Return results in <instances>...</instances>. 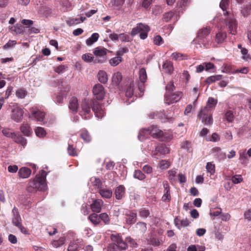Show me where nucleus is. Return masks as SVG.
<instances>
[{"label":"nucleus","mask_w":251,"mask_h":251,"mask_svg":"<svg viewBox=\"0 0 251 251\" xmlns=\"http://www.w3.org/2000/svg\"><path fill=\"white\" fill-rule=\"evenodd\" d=\"M139 79L140 82L133 81L129 84L126 91V96L127 97L130 98L133 95L136 97H140L143 95L145 83L147 79L146 71L144 68H141L139 71Z\"/></svg>","instance_id":"nucleus-1"},{"label":"nucleus","mask_w":251,"mask_h":251,"mask_svg":"<svg viewBox=\"0 0 251 251\" xmlns=\"http://www.w3.org/2000/svg\"><path fill=\"white\" fill-rule=\"evenodd\" d=\"M91 108L94 112L96 117L101 119L105 115L102 106L96 100H84L81 104V110L80 114L82 118L87 119L91 117Z\"/></svg>","instance_id":"nucleus-2"},{"label":"nucleus","mask_w":251,"mask_h":251,"mask_svg":"<svg viewBox=\"0 0 251 251\" xmlns=\"http://www.w3.org/2000/svg\"><path fill=\"white\" fill-rule=\"evenodd\" d=\"M111 240L112 243L107 248V251H122L126 250L128 246L132 248L137 247V244L130 237H126L124 241L118 234L114 233L111 234Z\"/></svg>","instance_id":"nucleus-3"},{"label":"nucleus","mask_w":251,"mask_h":251,"mask_svg":"<svg viewBox=\"0 0 251 251\" xmlns=\"http://www.w3.org/2000/svg\"><path fill=\"white\" fill-rule=\"evenodd\" d=\"M229 0H222L220 7L224 11V15L226 17L224 22L229 29L230 34L235 35L237 33V23L232 14L229 13L226 10L228 5Z\"/></svg>","instance_id":"nucleus-4"},{"label":"nucleus","mask_w":251,"mask_h":251,"mask_svg":"<svg viewBox=\"0 0 251 251\" xmlns=\"http://www.w3.org/2000/svg\"><path fill=\"white\" fill-rule=\"evenodd\" d=\"M175 89L174 82H170L166 86V93L164 97V102L169 105L179 100L182 96L180 92L173 93Z\"/></svg>","instance_id":"nucleus-5"},{"label":"nucleus","mask_w":251,"mask_h":251,"mask_svg":"<svg viewBox=\"0 0 251 251\" xmlns=\"http://www.w3.org/2000/svg\"><path fill=\"white\" fill-rule=\"evenodd\" d=\"M46 176V172L42 170L41 174L37 175L33 181L29 184V186L39 191H45L47 188Z\"/></svg>","instance_id":"nucleus-6"},{"label":"nucleus","mask_w":251,"mask_h":251,"mask_svg":"<svg viewBox=\"0 0 251 251\" xmlns=\"http://www.w3.org/2000/svg\"><path fill=\"white\" fill-rule=\"evenodd\" d=\"M142 133H150V134L153 138L160 137L163 134V131L158 128L157 126H152L148 128H144L140 130L138 138L141 141L145 140V138L142 137Z\"/></svg>","instance_id":"nucleus-7"},{"label":"nucleus","mask_w":251,"mask_h":251,"mask_svg":"<svg viewBox=\"0 0 251 251\" xmlns=\"http://www.w3.org/2000/svg\"><path fill=\"white\" fill-rule=\"evenodd\" d=\"M199 117L201 119L202 123L207 126H211L213 123L211 109L208 106H204L200 110Z\"/></svg>","instance_id":"nucleus-8"},{"label":"nucleus","mask_w":251,"mask_h":251,"mask_svg":"<svg viewBox=\"0 0 251 251\" xmlns=\"http://www.w3.org/2000/svg\"><path fill=\"white\" fill-rule=\"evenodd\" d=\"M30 113H29V118L35 121L39 122H44L45 117V113L36 107H32L29 109Z\"/></svg>","instance_id":"nucleus-9"},{"label":"nucleus","mask_w":251,"mask_h":251,"mask_svg":"<svg viewBox=\"0 0 251 251\" xmlns=\"http://www.w3.org/2000/svg\"><path fill=\"white\" fill-rule=\"evenodd\" d=\"M93 93L98 100H102L105 95L104 87L100 84L95 85L93 88Z\"/></svg>","instance_id":"nucleus-10"},{"label":"nucleus","mask_w":251,"mask_h":251,"mask_svg":"<svg viewBox=\"0 0 251 251\" xmlns=\"http://www.w3.org/2000/svg\"><path fill=\"white\" fill-rule=\"evenodd\" d=\"M109 50L102 47H98L95 48L93 50L94 54L96 56L102 57V60H98V62L102 63L106 58V55Z\"/></svg>","instance_id":"nucleus-11"},{"label":"nucleus","mask_w":251,"mask_h":251,"mask_svg":"<svg viewBox=\"0 0 251 251\" xmlns=\"http://www.w3.org/2000/svg\"><path fill=\"white\" fill-rule=\"evenodd\" d=\"M24 111L19 107L14 108L11 114V119L14 121L19 123L22 120Z\"/></svg>","instance_id":"nucleus-12"},{"label":"nucleus","mask_w":251,"mask_h":251,"mask_svg":"<svg viewBox=\"0 0 251 251\" xmlns=\"http://www.w3.org/2000/svg\"><path fill=\"white\" fill-rule=\"evenodd\" d=\"M209 40L207 38H203L201 34H198L197 37L194 40L193 42L196 47H206L209 44Z\"/></svg>","instance_id":"nucleus-13"},{"label":"nucleus","mask_w":251,"mask_h":251,"mask_svg":"<svg viewBox=\"0 0 251 251\" xmlns=\"http://www.w3.org/2000/svg\"><path fill=\"white\" fill-rule=\"evenodd\" d=\"M103 204V201L100 199H96L91 204V208L93 212L100 213Z\"/></svg>","instance_id":"nucleus-14"},{"label":"nucleus","mask_w":251,"mask_h":251,"mask_svg":"<svg viewBox=\"0 0 251 251\" xmlns=\"http://www.w3.org/2000/svg\"><path fill=\"white\" fill-rule=\"evenodd\" d=\"M212 153L213 154L214 156L219 161L223 160L226 157V153L223 152L221 149L218 147L212 149Z\"/></svg>","instance_id":"nucleus-15"},{"label":"nucleus","mask_w":251,"mask_h":251,"mask_svg":"<svg viewBox=\"0 0 251 251\" xmlns=\"http://www.w3.org/2000/svg\"><path fill=\"white\" fill-rule=\"evenodd\" d=\"M126 223L128 225L133 224L136 220V213L133 211H126L125 213Z\"/></svg>","instance_id":"nucleus-16"},{"label":"nucleus","mask_w":251,"mask_h":251,"mask_svg":"<svg viewBox=\"0 0 251 251\" xmlns=\"http://www.w3.org/2000/svg\"><path fill=\"white\" fill-rule=\"evenodd\" d=\"M174 223L176 226L180 229L182 227H185L189 226L190 222L187 219H180L177 217L174 219Z\"/></svg>","instance_id":"nucleus-17"},{"label":"nucleus","mask_w":251,"mask_h":251,"mask_svg":"<svg viewBox=\"0 0 251 251\" xmlns=\"http://www.w3.org/2000/svg\"><path fill=\"white\" fill-rule=\"evenodd\" d=\"M178 19L176 13H174L172 11H168L165 13L163 15L162 20L164 22H169L171 20H174L175 21H177Z\"/></svg>","instance_id":"nucleus-18"},{"label":"nucleus","mask_w":251,"mask_h":251,"mask_svg":"<svg viewBox=\"0 0 251 251\" xmlns=\"http://www.w3.org/2000/svg\"><path fill=\"white\" fill-rule=\"evenodd\" d=\"M86 19L85 17H81L79 18H69L66 20V24L69 26H75L83 22Z\"/></svg>","instance_id":"nucleus-19"},{"label":"nucleus","mask_w":251,"mask_h":251,"mask_svg":"<svg viewBox=\"0 0 251 251\" xmlns=\"http://www.w3.org/2000/svg\"><path fill=\"white\" fill-rule=\"evenodd\" d=\"M99 193L104 198L109 199L112 195L111 189L107 187H101L100 189Z\"/></svg>","instance_id":"nucleus-20"},{"label":"nucleus","mask_w":251,"mask_h":251,"mask_svg":"<svg viewBox=\"0 0 251 251\" xmlns=\"http://www.w3.org/2000/svg\"><path fill=\"white\" fill-rule=\"evenodd\" d=\"M13 214V218L12 219V223L15 226H17L21 224V218L18 212V209L14 207L12 210Z\"/></svg>","instance_id":"nucleus-21"},{"label":"nucleus","mask_w":251,"mask_h":251,"mask_svg":"<svg viewBox=\"0 0 251 251\" xmlns=\"http://www.w3.org/2000/svg\"><path fill=\"white\" fill-rule=\"evenodd\" d=\"M21 131L27 136H30L32 133V130L28 124L24 123L20 127Z\"/></svg>","instance_id":"nucleus-22"},{"label":"nucleus","mask_w":251,"mask_h":251,"mask_svg":"<svg viewBox=\"0 0 251 251\" xmlns=\"http://www.w3.org/2000/svg\"><path fill=\"white\" fill-rule=\"evenodd\" d=\"M31 173V170L27 167H22L20 169L18 172L19 177L22 178H26L29 177Z\"/></svg>","instance_id":"nucleus-23"},{"label":"nucleus","mask_w":251,"mask_h":251,"mask_svg":"<svg viewBox=\"0 0 251 251\" xmlns=\"http://www.w3.org/2000/svg\"><path fill=\"white\" fill-rule=\"evenodd\" d=\"M12 139L15 142L21 144L24 147L27 144L26 140L20 134L15 133V136L13 137Z\"/></svg>","instance_id":"nucleus-24"},{"label":"nucleus","mask_w":251,"mask_h":251,"mask_svg":"<svg viewBox=\"0 0 251 251\" xmlns=\"http://www.w3.org/2000/svg\"><path fill=\"white\" fill-rule=\"evenodd\" d=\"M125 188L122 185L116 188L115 191L116 198L118 200L122 199L125 195Z\"/></svg>","instance_id":"nucleus-25"},{"label":"nucleus","mask_w":251,"mask_h":251,"mask_svg":"<svg viewBox=\"0 0 251 251\" xmlns=\"http://www.w3.org/2000/svg\"><path fill=\"white\" fill-rule=\"evenodd\" d=\"M99 81L103 84H105L107 82L108 76L106 73L102 70H100L97 75Z\"/></svg>","instance_id":"nucleus-26"},{"label":"nucleus","mask_w":251,"mask_h":251,"mask_svg":"<svg viewBox=\"0 0 251 251\" xmlns=\"http://www.w3.org/2000/svg\"><path fill=\"white\" fill-rule=\"evenodd\" d=\"M69 107L73 112H76L78 108V100L75 97H72L69 104Z\"/></svg>","instance_id":"nucleus-27"},{"label":"nucleus","mask_w":251,"mask_h":251,"mask_svg":"<svg viewBox=\"0 0 251 251\" xmlns=\"http://www.w3.org/2000/svg\"><path fill=\"white\" fill-rule=\"evenodd\" d=\"M239 160L241 161V163L243 164H247L248 162V158L247 157V154L246 152V150H240L239 151Z\"/></svg>","instance_id":"nucleus-28"},{"label":"nucleus","mask_w":251,"mask_h":251,"mask_svg":"<svg viewBox=\"0 0 251 251\" xmlns=\"http://www.w3.org/2000/svg\"><path fill=\"white\" fill-rule=\"evenodd\" d=\"M240 11L244 17L248 16L251 12V5L250 3L244 4Z\"/></svg>","instance_id":"nucleus-29"},{"label":"nucleus","mask_w":251,"mask_h":251,"mask_svg":"<svg viewBox=\"0 0 251 251\" xmlns=\"http://www.w3.org/2000/svg\"><path fill=\"white\" fill-rule=\"evenodd\" d=\"M99 35L98 33H94L92 34L90 37L86 41V44L87 46H91L95 43L99 39Z\"/></svg>","instance_id":"nucleus-30"},{"label":"nucleus","mask_w":251,"mask_h":251,"mask_svg":"<svg viewBox=\"0 0 251 251\" xmlns=\"http://www.w3.org/2000/svg\"><path fill=\"white\" fill-rule=\"evenodd\" d=\"M88 219L95 225H98L100 222V215L96 213L91 214L89 216Z\"/></svg>","instance_id":"nucleus-31"},{"label":"nucleus","mask_w":251,"mask_h":251,"mask_svg":"<svg viewBox=\"0 0 251 251\" xmlns=\"http://www.w3.org/2000/svg\"><path fill=\"white\" fill-rule=\"evenodd\" d=\"M157 151H159L163 156L169 152V149L165 145L160 144L157 146Z\"/></svg>","instance_id":"nucleus-32"},{"label":"nucleus","mask_w":251,"mask_h":251,"mask_svg":"<svg viewBox=\"0 0 251 251\" xmlns=\"http://www.w3.org/2000/svg\"><path fill=\"white\" fill-rule=\"evenodd\" d=\"M122 79V74L119 72H117L114 74L112 81L113 84L116 85H118L121 81Z\"/></svg>","instance_id":"nucleus-33"},{"label":"nucleus","mask_w":251,"mask_h":251,"mask_svg":"<svg viewBox=\"0 0 251 251\" xmlns=\"http://www.w3.org/2000/svg\"><path fill=\"white\" fill-rule=\"evenodd\" d=\"M163 68L165 71L169 74H171L174 71V67L171 62H166L163 65Z\"/></svg>","instance_id":"nucleus-34"},{"label":"nucleus","mask_w":251,"mask_h":251,"mask_svg":"<svg viewBox=\"0 0 251 251\" xmlns=\"http://www.w3.org/2000/svg\"><path fill=\"white\" fill-rule=\"evenodd\" d=\"M145 28V25L139 23L137 25V26L135 27L132 28L131 31V34L132 36H134L136 35L137 33H139L142 31V30Z\"/></svg>","instance_id":"nucleus-35"},{"label":"nucleus","mask_w":251,"mask_h":251,"mask_svg":"<svg viewBox=\"0 0 251 251\" xmlns=\"http://www.w3.org/2000/svg\"><path fill=\"white\" fill-rule=\"evenodd\" d=\"M66 97L65 92H59L54 98V100L56 103L61 104L63 103V99Z\"/></svg>","instance_id":"nucleus-36"},{"label":"nucleus","mask_w":251,"mask_h":251,"mask_svg":"<svg viewBox=\"0 0 251 251\" xmlns=\"http://www.w3.org/2000/svg\"><path fill=\"white\" fill-rule=\"evenodd\" d=\"M226 37V33L220 32L216 34L215 40L217 43H221L224 42Z\"/></svg>","instance_id":"nucleus-37"},{"label":"nucleus","mask_w":251,"mask_h":251,"mask_svg":"<svg viewBox=\"0 0 251 251\" xmlns=\"http://www.w3.org/2000/svg\"><path fill=\"white\" fill-rule=\"evenodd\" d=\"M125 2V0H111L109 5L115 8H119L121 7Z\"/></svg>","instance_id":"nucleus-38"},{"label":"nucleus","mask_w":251,"mask_h":251,"mask_svg":"<svg viewBox=\"0 0 251 251\" xmlns=\"http://www.w3.org/2000/svg\"><path fill=\"white\" fill-rule=\"evenodd\" d=\"M122 56L117 55L109 60V63L112 66H116L122 61Z\"/></svg>","instance_id":"nucleus-39"},{"label":"nucleus","mask_w":251,"mask_h":251,"mask_svg":"<svg viewBox=\"0 0 251 251\" xmlns=\"http://www.w3.org/2000/svg\"><path fill=\"white\" fill-rule=\"evenodd\" d=\"M10 29L12 32L16 34H20L23 32V26L21 24H17L15 26H12Z\"/></svg>","instance_id":"nucleus-40"},{"label":"nucleus","mask_w":251,"mask_h":251,"mask_svg":"<svg viewBox=\"0 0 251 251\" xmlns=\"http://www.w3.org/2000/svg\"><path fill=\"white\" fill-rule=\"evenodd\" d=\"M80 244L77 241L71 242L69 244L68 251H77V249L80 248Z\"/></svg>","instance_id":"nucleus-41"},{"label":"nucleus","mask_w":251,"mask_h":251,"mask_svg":"<svg viewBox=\"0 0 251 251\" xmlns=\"http://www.w3.org/2000/svg\"><path fill=\"white\" fill-rule=\"evenodd\" d=\"M2 134L8 138L12 139L13 137L15 136V133L11 129L7 128H3L2 129Z\"/></svg>","instance_id":"nucleus-42"},{"label":"nucleus","mask_w":251,"mask_h":251,"mask_svg":"<svg viewBox=\"0 0 251 251\" xmlns=\"http://www.w3.org/2000/svg\"><path fill=\"white\" fill-rule=\"evenodd\" d=\"M222 77V75H220L210 76L206 78L205 82L206 83L210 84L215 81L220 80Z\"/></svg>","instance_id":"nucleus-43"},{"label":"nucleus","mask_w":251,"mask_h":251,"mask_svg":"<svg viewBox=\"0 0 251 251\" xmlns=\"http://www.w3.org/2000/svg\"><path fill=\"white\" fill-rule=\"evenodd\" d=\"M91 181L94 186L97 188H101L102 182L100 178L93 177L91 178Z\"/></svg>","instance_id":"nucleus-44"},{"label":"nucleus","mask_w":251,"mask_h":251,"mask_svg":"<svg viewBox=\"0 0 251 251\" xmlns=\"http://www.w3.org/2000/svg\"><path fill=\"white\" fill-rule=\"evenodd\" d=\"M217 102L218 101L217 100L212 97H210L208 99L207 104L205 106H208L209 109H210L211 108H213L216 106Z\"/></svg>","instance_id":"nucleus-45"},{"label":"nucleus","mask_w":251,"mask_h":251,"mask_svg":"<svg viewBox=\"0 0 251 251\" xmlns=\"http://www.w3.org/2000/svg\"><path fill=\"white\" fill-rule=\"evenodd\" d=\"M221 71L224 73L234 74V70L227 64H224L221 68Z\"/></svg>","instance_id":"nucleus-46"},{"label":"nucleus","mask_w":251,"mask_h":251,"mask_svg":"<svg viewBox=\"0 0 251 251\" xmlns=\"http://www.w3.org/2000/svg\"><path fill=\"white\" fill-rule=\"evenodd\" d=\"M35 132L37 136L42 138L45 136L46 132L44 128L38 127L35 130Z\"/></svg>","instance_id":"nucleus-47"},{"label":"nucleus","mask_w":251,"mask_h":251,"mask_svg":"<svg viewBox=\"0 0 251 251\" xmlns=\"http://www.w3.org/2000/svg\"><path fill=\"white\" fill-rule=\"evenodd\" d=\"M134 177L140 180H144L146 178V176L141 171L137 170L134 173Z\"/></svg>","instance_id":"nucleus-48"},{"label":"nucleus","mask_w":251,"mask_h":251,"mask_svg":"<svg viewBox=\"0 0 251 251\" xmlns=\"http://www.w3.org/2000/svg\"><path fill=\"white\" fill-rule=\"evenodd\" d=\"M150 30L149 26L145 25V28H144L142 31L140 32L139 36L142 39H145L148 36V32Z\"/></svg>","instance_id":"nucleus-49"},{"label":"nucleus","mask_w":251,"mask_h":251,"mask_svg":"<svg viewBox=\"0 0 251 251\" xmlns=\"http://www.w3.org/2000/svg\"><path fill=\"white\" fill-rule=\"evenodd\" d=\"M81 137L83 140L87 143L89 142L91 140L90 134L88 131L85 130H83L81 131Z\"/></svg>","instance_id":"nucleus-50"},{"label":"nucleus","mask_w":251,"mask_h":251,"mask_svg":"<svg viewBox=\"0 0 251 251\" xmlns=\"http://www.w3.org/2000/svg\"><path fill=\"white\" fill-rule=\"evenodd\" d=\"M136 228L141 233H145L147 230L146 224L143 222H139L136 225Z\"/></svg>","instance_id":"nucleus-51"},{"label":"nucleus","mask_w":251,"mask_h":251,"mask_svg":"<svg viewBox=\"0 0 251 251\" xmlns=\"http://www.w3.org/2000/svg\"><path fill=\"white\" fill-rule=\"evenodd\" d=\"M170 165V162L165 160H162L160 161L159 167L161 170L167 169Z\"/></svg>","instance_id":"nucleus-52"},{"label":"nucleus","mask_w":251,"mask_h":251,"mask_svg":"<svg viewBox=\"0 0 251 251\" xmlns=\"http://www.w3.org/2000/svg\"><path fill=\"white\" fill-rule=\"evenodd\" d=\"M231 180L234 184H238L243 181V178L241 175H236L231 177Z\"/></svg>","instance_id":"nucleus-53"},{"label":"nucleus","mask_w":251,"mask_h":251,"mask_svg":"<svg viewBox=\"0 0 251 251\" xmlns=\"http://www.w3.org/2000/svg\"><path fill=\"white\" fill-rule=\"evenodd\" d=\"M210 32L209 28L207 27L200 29L198 32V34H201L203 38H207Z\"/></svg>","instance_id":"nucleus-54"},{"label":"nucleus","mask_w":251,"mask_h":251,"mask_svg":"<svg viewBox=\"0 0 251 251\" xmlns=\"http://www.w3.org/2000/svg\"><path fill=\"white\" fill-rule=\"evenodd\" d=\"M206 169L209 173L213 175L215 173V165L211 162H208L206 164Z\"/></svg>","instance_id":"nucleus-55"},{"label":"nucleus","mask_w":251,"mask_h":251,"mask_svg":"<svg viewBox=\"0 0 251 251\" xmlns=\"http://www.w3.org/2000/svg\"><path fill=\"white\" fill-rule=\"evenodd\" d=\"M162 200L165 202L170 201L171 195L170 193V190H166V191H164V195L162 197Z\"/></svg>","instance_id":"nucleus-56"},{"label":"nucleus","mask_w":251,"mask_h":251,"mask_svg":"<svg viewBox=\"0 0 251 251\" xmlns=\"http://www.w3.org/2000/svg\"><path fill=\"white\" fill-rule=\"evenodd\" d=\"M94 56L91 53H86L82 55V59L85 62H90L94 60Z\"/></svg>","instance_id":"nucleus-57"},{"label":"nucleus","mask_w":251,"mask_h":251,"mask_svg":"<svg viewBox=\"0 0 251 251\" xmlns=\"http://www.w3.org/2000/svg\"><path fill=\"white\" fill-rule=\"evenodd\" d=\"M176 170H171L168 171V178L172 182H173L176 180Z\"/></svg>","instance_id":"nucleus-58"},{"label":"nucleus","mask_w":251,"mask_h":251,"mask_svg":"<svg viewBox=\"0 0 251 251\" xmlns=\"http://www.w3.org/2000/svg\"><path fill=\"white\" fill-rule=\"evenodd\" d=\"M164 116L163 113L161 112H159L158 111L156 112H153L149 114V117L151 118H159V119H162L163 116Z\"/></svg>","instance_id":"nucleus-59"},{"label":"nucleus","mask_w":251,"mask_h":251,"mask_svg":"<svg viewBox=\"0 0 251 251\" xmlns=\"http://www.w3.org/2000/svg\"><path fill=\"white\" fill-rule=\"evenodd\" d=\"M119 40L122 42H129L130 41L129 36L125 33H121L119 34Z\"/></svg>","instance_id":"nucleus-60"},{"label":"nucleus","mask_w":251,"mask_h":251,"mask_svg":"<svg viewBox=\"0 0 251 251\" xmlns=\"http://www.w3.org/2000/svg\"><path fill=\"white\" fill-rule=\"evenodd\" d=\"M226 121L228 122H232L234 120V115L232 111L229 110L225 114Z\"/></svg>","instance_id":"nucleus-61"},{"label":"nucleus","mask_w":251,"mask_h":251,"mask_svg":"<svg viewBox=\"0 0 251 251\" xmlns=\"http://www.w3.org/2000/svg\"><path fill=\"white\" fill-rule=\"evenodd\" d=\"M150 243L154 246H158L163 243V241L159 240L157 238H151Z\"/></svg>","instance_id":"nucleus-62"},{"label":"nucleus","mask_w":251,"mask_h":251,"mask_svg":"<svg viewBox=\"0 0 251 251\" xmlns=\"http://www.w3.org/2000/svg\"><path fill=\"white\" fill-rule=\"evenodd\" d=\"M100 221L101 220L105 224H108L109 223V218L108 215L106 213H103L99 215Z\"/></svg>","instance_id":"nucleus-63"},{"label":"nucleus","mask_w":251,"mask_h":251,"mask_svg":"<svg viewBox=\"0 0 251 251\" xmlns=\"http://www.w3.org/2000/svg\"><path fill=\"white\" fill-rule=\"evenodd\" d=\"M183 55L180 53L174 52L172 54L171 57L172 59L175 60H181L183 59Z\"/></svg>","instance_id":"nucleus-64"}]
</instances>
